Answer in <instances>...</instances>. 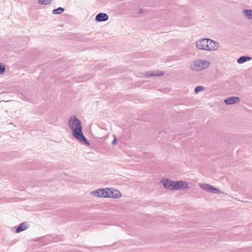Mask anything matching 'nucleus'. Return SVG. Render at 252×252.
I'll use <instances>...</instances> for the list:
<instances>
[{"instance_id":"9b49d317","label":"nucleus","mask_w":252,"mask_h":252,"mask_svg":"<svg viewBox=\"0 0 252 252\" xmlns=\"http://www.w3.org/2000/svg\"><path fill=\"white\" fill-rule=\"evenodd\" d=\"M251 60V58L249 56H243L239 58L237 62L239 64L243 63L247 61H249Z\"/></svg>"},{"instance_id":"7ed1b4c3","label":"nucleus","mask_w":252,"mask_h":252,"mask_svg":"<svg viewBox=\"0 0 252 252\" xmlns=\"http://www.w3.org/2000/svg\"><path fill=\"white\" fill-rule=\"evenodd\" d=\"M210 65V63L204 60H196L191 63L190 68L191 70L199 71L207 68Z\"/></svg>"},{"instance_id":"ddd939ff","label":"nucleus","mask_w":252,"mask_h":252,"mask_svg":"<svg viewBox=\"0 0 252 252\" xmlns=\"http://www.w3.org/2000/svg\"><path fill=\"white\" fill-rule=\"evenodd\" d=\"M28 228L26 225V222H23L19 225V226L16 229V232L19 233L22 231L26 230Z\"/></svg>"},{"instance_id":"6e6552de","label":"nucleus","mask_w":252,"mask_h":252,"mask_svg":"<svg viewBox=\"0 0 252 252\" xmlns=\"http://www.w3.org/2000/svg\"><path fill=\"white\" fill-rule=\"evenodd\" d=\"M175 190L185 189L189 188L188 183L185 181H175Z\"/></svg>"},{"instance_id":"4468645a","label":"nucleus","mask_w":252,"mask_h":252,"mask_svg":"<svg viewBox=\"0 0 252 252\" xmlns=\"http://www.w3.org/2000/svg\"><path fill=\"white\" fill-rule=\"evenodd\" d=\"M243 15L249 19H252V10L246 9L243 11Z\"/></svg>"},{"instance_id":"f257e3e1","label":"nucleus","mask_w":252,"mask_h":252,"mask_svg":"<svg viewBox=\"0 0 252 252\" xmlns=\"http://www.w3.org/2000/svg\"><path fill=\"white\" fill-rule=\"evenodd\" d=\"M68 126L72 130L73 136L82 144L89 146L90 143L84 136L80 120L76 116L71 117L68 121Z\"/></svg>"},{"instance_id":"20e7f679","label":"nucleus","mask_w":252,"mask_h":252,"mask_svg":"<svg viewBox=\"0 0 252 252\" xmlns=\"http://www.w3.org/2000/svg\"><path fill=\"white\" fill-rule=\"evenodd\" d=\"M200 187L203 190L208 191L209 192H212L214 193H222L221 191H220L218 189L215 188L214 187L208 184H199Z\"/></svg>"},{"instance_id":"1a4fd4ad","label":"nucleus","mask_w":252,"mask_h":252,"mask_svg":"<svg viewBox=\"0 0 252 252\" xmlns=\"http://www.w3.org/2000/svg\"><path fill=\"white\" fill-rule=\"evenodd\" d=\"M224 101L227 105H231L238 103L240 101V98L237 96H231L226 98Z\"/></svg>"},{"instance_id":"9d476101","label":"nucleus","mask_w":252,"mask_h":252,"mask_svg":"<svg viewBox=\"0 0 252 252\" xmlns=\"http://www.w3.org/2000/svg\"><path fill=\"white\" fill-rule=\"evenodd\" d=\"M108 16L104 13H99L95 17V20L98 22H104L108 19Z\"/></svg>"},{"instance_id":"f8f14e48","label":"nucleus","mask_w":252,"mask_h":252,"mask_svg":"<svg viewBox=\"0 0 252 252\" xmlns=\"http://www.w3.org/2000/svg\"><path fill=\"white\" fill-rule=\"evenodd\" d=\"M147 74L148 76H161L164 75V72L159 71H154L151 72H148Z\"/></svg>"},{"instance_id":"f03ea898","label":"nucleus","mask_w":252,"mask_h":252,"mask_svg":"<svg viewBox=\"0 0 252 252\" xmlns=\"http://www.w3.org/2000/svg\"><path fill=\"white\" fill-rule=\"evenodd\" d=\"M219 43L209 38H203L198 40L196 46L199 50L215 51L218 48Z\"/></svg>"},{"instance_id":"39448f33","label":"nucleus","mask_w":252,"mask_h":252,"mask_svg":"<svg viewBox=\"0 0 252 252\" xmlns=\"http://www.w3.org/2000/svg\"><path fill=\"white\" fill-rule=\"evenodd\" d=\"M92 194L95 197H107L108 189H98L92 192Z\"/></svg>"},{"instance_id":"0eeeda50","label":"nucleus","mask_w":252,"mask_h":252,"mask_svg":"<svg viewBox=\"0 0 252 252\" xmlns=\"http://www.w3.org/2000/svg\"><path fill=\"white\" fill-rule=\"evenodd\" d=\"M108 194L109 195L107 197L119 198L121 197V193L118 190L115 189H108Z\"/></svg>"},{"instance_id":"dca6fc26","label":"nucleus","mask_w":252,"mask_h":252,"mask_svg":"<svg viewBox=\"0 0 252 252\" xmlns=\"http://www.w3.org/2000/svg\"><path fill=\"white\" fill-rule=\"evenodd\" d=\"M204 88L202 86H197L194 90V92L195 94H198V93L204 91Z\"/></svg>"},{"instance_id":"2eb2a0df","label":"nucleus","mask_w":252,"mask_h":252,"mask_svg":"<svg viewBox=\"0 0 252 252\" xmlns=\"http://www.w3.org/2000/svg\"><path fill=\"white\" fill-rule=\"evenodd\" d=\"M64 11V9L61 7H59L57 9L53 10V13L54 14H61L63 13Z\"/></svg>"},{"instance_id":"f3484780","label":"nucleus","mask_w":252,"mask_h":252,"mask_svg":"<svg viewBox=\"0 0 252 252\" xmlns=\"http://www.w3.org/2000/svg\"><path fill=\"white\" fill-rule=\"evenodd\" d=\"M5 67L4 65H0V74L3 73L5 71Z\"/></svg>"},{"instance_id":"423d86ee","label":"nucleus","mask_w":252,"mask_h":252,"mask_svg":"<svg viewBox=\"0 0 252 252\" xmlns=\"http://www.w3.org/2000/svg\"><path fill=\"white\" fill-rule=\"evenodd\" d=\"M175 181L167 179L164 180L163 183L164 188L169 190H175Z\"/></svg>"},{"instance_id":"6ab92c4d","label":"nucleus","mask_w":252,"mask_h":252,"mask_svg":"<svg viewBox=\"0 0 252 252\" xmlns=\"http://www.w3.org/2000/svg\"><path fill=\"white\" fill-rule=\"evenodd\" d=\"M143 12H144V10H143V9H141H141H140V10H139V14H141V13H143Z\"/></svg>"},{"instance_id":"a211bd4d","label":"nucleus","mask_w":252,"mask_h":252,"mask_svg":"<svg viewBox=\"0 0 252 252\" xmlns=\"http://www.w3.org/2000/svg\"><path fill=\"white\" fill-rule=\"evenodd\" d=\"M117 143V138L115 137L114 139L112 142V144L113 145H115Z\"/></svg>"}]
</instances>
